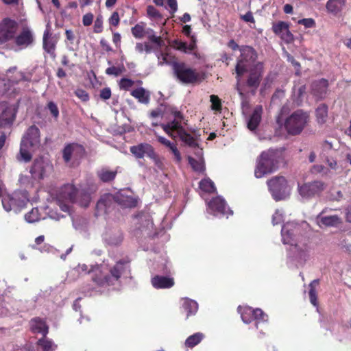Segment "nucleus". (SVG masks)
<instances>
[{"mask_svg": "<svg viewBox=\"0 0 351 351\" xmlns=\"http://www.w3.org/2000/svg\"><path fill=\"white\" fill-rule=\"evenodd\" d=\"M134 85V81L128 78H122L119 82V86L122 89L127 90Z\"/></svg>", "mask_w": 351, "mask_h": 351, "instance_id": "4d7b16f0", "label": "nucleus"}, {"mask_svg": "<svg viewBox=\"0 0 351 351\" xmlns=\"http://www.w3.org/2000/svg\"><path fill=\"white\" fill-rule=\"evenodd\" d=\"M31 329L34 332L41 333L45 336L48 332V327L45 322L40 318H34L30 322Z\"/></svg>", "mask_w": 351, "mask_h": 351, "instance_id": "2f4dec72", "label": "nucleus"}, {"mask_svg": "<svg viewBox=\"0 0 351 351\" xmlns=\"http://www.w3.org/2000/svg\"><path fill=\"white\" fill-rule=\"evenodd\" d=\"M147 14L149 16L152 18H158L160 16L158 11L152 5H149L147 7Z\"/></svg>", "mask_w": 351, "mask_h": 351, "instance_id": "052dcab7", "label": "nucleus"}, {"mask_svg": "<svg viewBox=\"0 0 351 351\" xmlns=\"http://www.w3.org/2000/svg\"><path fill=\"white\" fill-rule=\"evenodd\" d=\"M346 6V0H328L326 8L327 11L332 14L341 12Z\"/></svg>", "mask_w": 351, "mask_h": 351, "instance_id": "c85d7f7f", "label": "nucleus"}, {"mask_svg": "<svg viewBox=\"0 0 351 351\" xmlns=\"http://www.w3.org/2000/svg\"><path fill=\"white\" fill-rule=\"evenodd\" d=\"M175 119L166 124H162L161 126L164 131L171 138L179 137L185 145L192 148L198 147L197 140L187 132L184 127L186 124L182 122V115L180 112H176L174 114Z\"/></svg>", "mask_w": 351, "mask_h": 351, "instance_id": "423d86ee", "label": "nucleus"}, {"mask_svg": "<svg viewBox=\"0 0 351 351\" xmlns=\"http://www.w3.org/2000/svg\"><path fill=\"white\" fill-rule=\"evenodd\" d=\"M276 167V153L273 150L263 152L257 160L254 175L256 178H261L265 175L274 171Z\"/></svg>", "mask_w": 351, "mask_h": 351, "instance_id": "6e6552de", "label": "nucleus"}, {"mask_svg": "<svg viewBox=\"0 0 351 351\" xmlns=\"http://www.w3.org/2000/svg\"><path fill=\"white\" fill-rule=\"evenodd\" d=\"M199 189L206 193H211L216 191L214 182L210 178H204L199 182Z\"/></svg>", "mask_w": 351, "mask_h": 351, "instance_id": "4c0bfd02", "label": "nucleus"}, {"mask_svg": "<svg viewBox=\"0 0 351 351\" xmlns=\"http://www.w3.org/2000/svg\"><path fill=\"white\" fill-rule=\"evenodd\" d=\"M32 179H34V178L29 176L21 175V176L19 178V182L21 185H23L27 188L32 187L33 184H34Z\"/></svg>", "mask_w": 351, "mask_h": 351, "instance_id": "09e8293b", "label": "nucleus"}, {"mask_svg": "<svg viewBox=\"0 0 351 351\" xmlns=\"http://www.w3.org/2000/svg\"><path fill=\"white\" fill-rule=\"evenodd\" d=\"M97 174L101 181L106 182L114 180L117 175V171L104 168L99 171Z\"/></svg>", "mask_w": 351, "mask_h": 351, "instance_id": "e433bc0d", "label": "nucleus"}, {"mask_svg": "<svg viewBox=\"0 0 351 351\" xmlns=\"http://www.w3.org/2000/svg\"><path fill=\"white\" fill-rule=\"evenodd\" d=\"M183 308L187 312V317L195 315L198 310L197 303L193 300L189 298L183 299Z\"/></svg>", "mask_w": 351, "mask_h": 351, "instance_id": "72a5a7b5", "label": "nucleus"}, {"mask_svg": "<svg viewBox=\"0 0 351 351\" xmlns=\"http://www.w3.org/2000/svg\"><path fill=\"white\" fill-rule=\"evenodd\" d=\"M111 96V90L110 88H104L100 92V97L101 99L106 100Z\"/></svg>", "mask_w": 351, "mask_h": 351, "instance_id": "338daca9", "label": "nucleus"}, {"mask_svg": "<svg viewBox=\"0 0 351 351\" xmlns=\"http://www.w3.org/2000/svg\"><path fill=\"white\" fill-rule=\"evenodd\" d=\"M328 117V108L326 105L322 104L316 109V117L319 123L323 124L326 121Z\"/></svg>", "mask_w": 351, "mask_h": 351, "instance_id": "ea45409f", "label": "nucleus"}, {"mask_svg": "<svg viewBox=\"0 0 351 351\" xmlns=\"http://www.w3.org/2000/svg\"><path fill=\"white\" fill-rule=\"evenodd\" d=\"M93 14L91 13H87L84 15L82 19V23L84 26H89L92 24L93 21Z\"/></svg>", "mask_w": 351, "mask_h": 351, "instance_id": "e2e57ef3", "label": "nucleus"}, {"mask_svg": "<svg viewBox=\"0 0 351 351\" xmlns=\"http://www.w3.org/2000/svg\"><path fill=\"white\" fill-rule=\"evenodd\" d=\"M137 202L136 198L128 195L125 191H120L114 195H104L97 203L96 215L101 216L108 213L113 202L117 203L121 208H130L135 207Z\"/></svg>", "mask_w": 351, "mask_h": 351, "instance_id": "39448f33", "label": "nucleus"}, {"mask_svg": "<svg viewBox=\"0 0 351 351\" xmlns=\"http://www.w3.org/2000/svg\"><path fill=\"white\" fill-rule=\"evenodd\" d=\"M298 23L303 25L306 28L313 27L315 25V21L311 18L300 19L298 21Z\"/></svg>", "mask_w": 351, "mask_h": 351, "instance_id": "13d9d810", "label": "nucleus"}, {"mask_svg": "<svg viewBox=\"0 0 351 351\" xmlns=\"http://www.w3.org/2000/svg\"><path fill=\"white\" fill-rule=\"evenodd\" d=\"M145 36H146L147 39L157 48H161L165 45L162 38L163 34L157 36L155 32L151 28H145Z\"/></svg>", "mask_w": 351, "mask_h": 351, "instance_id": "c756f323", "label": "nucleus"}, {"mask_svg": "<svg viewBox=\"0 0 351 351\" xmlns=\"http://www.w3.org/2000/svg\"><path fill=\"white\" fill-rule=\"evenodd\" d=\"M239 81H240V77H237V91L239 92V94L240 95L241 100H242V101H241L242 110H243V113L244 114V113L246 112V111L248 109L249 106H248L247 101L245 99L244 95L243 94L242 91L241 90V89L239 87Z\"/></svg>", "mask_w": 351, "mask_h": 351, "instance_id": "3c124183", "label": "nucleus"}, {"mask_svg": "<svg viewBox=\"0 0 351 351\" xmlns=\"http://www.w3.org/2000/svg\"><path fill=\"white\" fill-rule=\"evenodd\" d=\"M300 226L294 222H287L282 228V243L291 246L290 252L293 260L303 265L310 256V247L306 241L300 239Z\"/></svg>", "mask_w": 351, "mask_h": 351, "instance_id": "7ed1b4c3", "label": "nucleus"}, {"mask_svg": "<svg viewBox=\"0 0 351 351\" xmlns=\"http://www.w3.org/2000/svg\"><path fill=\"white\" fill-rule=\"evenodd\" d=\"M131 95L142 104H147L149 101V93L142 87L132 90Z\"/></svg>", "mask_w": 351, "mask_h": 351, "instance_id": "473e14b6", "label": "nucleus"}, {"mask_svg": "<svg viewBox=\"0 0 351 351\" xmlns=\"http://www.w3.org/2000/svg\"><path fill=\"white\" fill-rule=\"evenodd\" d=\"M319 285V280H313L310 285H309V298L311 303L314 306L317 307L318 306V302H317V291H316V287Z\"/></svg>", "mask_w": 351, "mask_h": 351, "instance_id": "c9c22d12", "label": "nucleus"}, {"mask_svg": "<svg viewBox=\"0 0 351 351\" xmlns=\"http://www.w3.org/2000/svg\"><path fill=\"white\" fill-rule=\"evenodd\" d=\"M284 220V213L282 210H276L272 217V223L274 226L279 224Z\"/></svg>", "mask_w": 351, "mask_h": 351, "instance_id": "8fccbe9b", "label": "nucleus"}, {"mask_svg": "<svg viewBox=\"0 0 351 351\" xmlns=\"http://www.w3.org/2000/svg\"><path fill=\"white\" fill-rule=\"evenodd\" d=\"M103 29V18L101 16H98L94 23V32L95 33H100Z\"/></svg>", "mask_w": 351, "mask_h": 351, "instance_id": "6e6d98bb", "label": "nucleus"}, {"mask_svg": "<svg viewBox=\"0 0 351 351\" xmlns=\"http://www.w3.org/2000/svg\"><path fill=\"white\" fill-rule=\"evenodd\" d=\"M158 58V65L169 64L171 63L170 56L167 53L159 52L158 49L155 52Z\"/></svg>", "mask_w": 351, "mask_h": 351, "instance_id": "49530a36", "label": "nucleus"}, {"mask_svg": "<svg viewBox=\"0 0 351 351\" xmlns=\"http://www.w3.org/2000/svg\"><path fill=\"white\" fill-rule=\"evenodd\" d=\"M52 170V165L47 160L39 158L34 160L30 169L31 176L34 179L43 178L47 173Z\"/></svg>", "mask_w": 351, "mask_h": 351, "instance_id": "2eb2a0df", "label": "nucleus"}, {"mask_svg": "<svg viewBox=\"0 0 351 351\" xmlns=\"http://www.w3.org/2000/svg\"><path fill=\"white\" fill-rule=\"evenodd\" d=\"M16 109L13 106H8L0 116V125L1 127L10 126L15 119Z\"/></svg>", "mask_w": 351, "mask_h": 351, "instance_id": "5701e85b", "label": "nucleus"}, {"mask_svg": "<svg viewBox=\"0 0 351 351\" xmlns=\"http://www.w3.org/2000/svg\"><path fill=\"white\" fill-rule=\"evenodd\" d=\"M125 71L123 65L119 66H110L106 69V73L110 75L118 76Z\"/></svg>", "mask_w": 351, "mask_h": 351, "instance_id": "de8ad7c7", "label": "nucleus"}, {"mask_svg": "<svg viewBox=\"0 0 351 351\" xmlns=\"http://www.w3.org/2000/svg\"><path fill=\"white\" fill-rule=\"evenodd\" d=\"M73 225L75 229L79 230L81 228L82 225L86 223V219H79V217H72Z\"/></svg>", "mask_w": 351, "mask_h": 351, "instance_id": "680f3d73", "label": "nucleus"}, {"mask_svg": "<svg viewBox=\"0 0 351 351\" xmlns=\"http://www.w3.org/2000/svg\"><path fill=\"white\" fill-rule=\"evenodd\" d=\"M274 32L280 36L286 43H289L293 40V36L289 29V25L283 21L278 22L273 25Z\"/></svg>", "mask_w": 351, "mask_h": 351, "instance_id": "aec40b11", "label": "nucleus"}, {"mask_svg": "<svg viewBox=\"0 0 351 351\" xmlns=\"http://www.w3.org/2000/svg\"><path fill=\"white\" fill-rule=\"evenodd\" d=\"M32 42V35L28 30H25L16 38V43L20 47H27Z\"/></svg>", "mask_w": 351, "mask_h": 351, "instance_id": "f704fd0d", "label": "nucleus"}, {"mask_svg": "<svg viewBox=\"0 0 351 351\" xmlns=\"http://www.w3.org/2000/svg\"><path fill=\"white\" fill-rule=\"evenodd\" d=\"M152 285L156 289H169L173 286L174 280L172 278L156 276L152 279Z\"/></svg>", "mask_w": 351, "mask_h": 351, "instance_id": "a878e982", "label": "nucleus"}, {"mask_svg": "<svg viewBox=\"0 0 351 351\" xmlns=\"http://www.w3.org/2000/svg\"><path fill=\"white\" fill-rule=\"evenodd\" d=\"M145 24L139 23L134 25L131 29V32L133 36L136 38H141L145 36Z\"/></svg>", "mask_w": 351, "mask_h": 351, "instance_id": "c03bdc74", "label": "nucleus"}, {"mask_svg": "<svg viewBox=\"0 0 351 351\" xmlns=\"http://www.w3.org/2000/svg\"><path fill=\"white\" fill-rule=\"evenodd\" d=\"M18 29L17 23L6 18L0 23V44L5 43L14 38Z\"/></svg>", "mask_w": 351, "mask_h": 351, "instance_id": "4468645a", "label": "nucleus"}, {"mask_svg": "<svg viewBox=\"0 0 351 351\" xmlns=\"http://www.w3.org/2000/svg\"><path fill=\"white\" fill-rule=\"evenodd\" d=\"M40 215L38 213V209L37 208H34L32 209L30 212L27 213L25 215V219L28 223H34L40 219Z\"/></svg>", "mask_w": 351, "mask_h": 351, "instance_id": "a18cd8bd", "label": "nucleus"}, {"mask_svg": "<svg viewBox=\"0 0 351 351\" xmlns=\"http://www.w3.org/2000/svg\"><path fill=\"white\" fill-rule=\"evenodd\" d=\"M272 197L276 201L286 199L289 196L291 188L284 177H276L267 182Z\"/></svg>", "mask_w": 351, "mask_h": 351, "instance_id": "9b49d317", "label": "nucleus"}, {"mask_svg": "<svg viewBox=\"0 0 351 351\" xmlns=\"http://www.w3.org/2000/svg\"><path fill=\"white\" fill-rule=\"evenodd\" d=\"M169 149L171 151V152H172V154H173V155L174 156L175 160L177 162H180L181 160H182V156H181L180 152L178 149L176 145L175 144H173V145L171 146L169 148Z\"/></svg>", "mask_w": 351, "mask_h": 351, "instance_id": "bf43d9fd", "label": "nucleus"}, {"mask_svg": "<svg viewBox=\"0 0 351 351\" xmlns=\"http://www.w3.org/2000/svg\"><path fill=\"white\" fill-rule=\"evenodd\" d=\"M263 112V108L261 106H256L253 110L252 114L247 120V128L251 131H254L258 126Z\"/></svg>", "mask_w": 351, "mask_h": 351, "instance_id": "b1692460", "label": "nucleus"}, {"mask_svg": "<svg viewBox=\"0 0 351 351\" xmlns=\"http://www.w3.org/2000/svg\"><path fill=\"white\" fill-rule=\"evenodd\" d=\"M47 108L51 114L57 119L59 116V110L57 105L53 101H49L47 104Z\"/></svg>", "mask_w": 351, "mask_h": 351, "instance_id": "603ef678", "label": "nucleus"}, {"mask_svg": "<svg viewBox=\"0 0 351 351\" xmlns=\"http://www.w3.org/2000/svg\"><path fill=\"white\" fill-rule=\"evenodd\" d=\"M28 201V194L25 191H15L11 195L3 198L2 205L7 212L13 210L16 213L25 206Z\"/></svg>", "mask_w": 351, "mask_h": 351, "instance_id": "9d476101", "label": "nucleus"}, {"mask_svg": "<svg viewBox=\"0 0 351 351\" xmlns=\"http://www.w3.org/2000/svg\"><path fill=\"white\" fill-rule=\"evenodd\" d=\"M84 149L80 145L72 143L67 145L63 149L64 160L68 163L72 160H77L84 154Z\"/></svg>", "mask_w": 351, "mask_h": 351, "instance_id": "6ab92c4d", "label": "nucleus"}, {"mask_svg": "<svg viewBox=\"0 0 351 351\" xmlns=\"http://www.w3.org/2000/svg\"><path fill=\"white\" fill-rule=\"evenodd\" d=\"M328 87V82L324 79H321L317 82H315L312 84V90L313 94L319 98L324 97Z\"/></svg>", "mask_w": 351, "mask_h": 351, "instance_id": "7c9ffc66", "label": "nucleus"}, {"mask_svg": "<svg viewBox=\"0 0 351 351\" xmlns=\"http://www.w3.org/2000/svg\"><path fill=\"white\" fill-rule=\"evenodd\" d=\"M228 45L232 50L239 49L241 52L236 66L237 77H241L244 73H249L247 85L250 87L257 88L260 83L263 64L260 62H255L256 54L254 50L249 46L239 47L234 40H230Z\"/></svg>", "mask_w": 351, "mask_h": 351, "instance_id": "f03ea898", "label": "nucleus"}, {"mask_svg": "<svg viewBox=\"0 0 351 351\" xmlns=\"http://www.w3.org/2000/svg\"><path fill=\"white\" fill-rule=\"evenodd\" d=\"M171 46L180 51L187 53L193 51L196 47L195 39L192 36L191 42L188 45L186 42L180 40H174L172 41Z\"/></svg>", "mask_w": 351, "mask_h": 351, "instance_id": "bb28decb", "label": "nucleus"}, {"mask_svg": "<svg viewBox=\"0 0 351 351\" xmlns=\"http://www.w3.org/2000/svg\"><path fill=\"white\" fill-rule=\"evenodd\" d=\"M157 138H158V141L161 144L164 145L165 146H166L168 148H170L174 144V143H171L170 141H169L168 139H167L166 138L161 136H158Z\"/></svg>", "mask_w": 351, "mask_h": 351, "instance_id": "774afa93", "label": "nucleus"}, {"mask_svg": "<svg viewBox=\"0 0 351 351\" xmlns=\"http://www.w3.org/2000/svg\"><path fill=\"white\" fill-rule=\"evenodd\" d=\"M57 40L52 36L50 32V26L47 24L43 34V48L45 51L51 55H54Z\"/></svg>", "mask_w": 351, "mask_h": 351, "instance_id": "412c9836", "label": "nucleus"}, {"mask_svg": "<svg viewBox=\"0 0 351 351\" xmlns=\"http://www.w3.org/2000/svg\"><path fill=\"white\" fill-rule=\"evenodd\" d=\"M75 95L82 101H87L89 100V95L88 93L83 89H77L75 91Z\"/></svg>", "mask_w": 351, "mask_h": 351, "instance_id": "5fc2aeb1", "label": "nucleus"}, {"mask_svg": "<svg viewBox=\"0 0 351 351\" xmlns=\"http://www.w3.org/2000/svg\"><path fill=\"white\" fill-rule=\"evenodd\" d=\"M130 152L138 159L147 157L149 158H155V151L154 147L149 143H139L136 145L130 147Z\"/></svg>", "mask_w": 351, "mask_h": 351, "instance_id": "a211bd4d", "label": "nucleus"}, {"mask_svg": "<svg viewBox=\"0 0 351 351\" xmlns=\"http://www.w3.org/2000/svg\"><path fill=\"white\" fill-rule=\"evenodd\" d=\"M158 49L156 47L155 49L154 47L147 42L144 43H137L135 46L136 51L141 53L143 52H145L147 54L151 53L152 52H156Z\"/></svg>", "mask_w": 351, "mask_h": 351, "instance_id": "a19ab883", "label": "nucleus"}, {"mask_svg": "<svg viewBox=\"0 0 351 351\" xmlns=\"http://www.w3.org/2000/svg\"><path fill=\"white\" fill-rule=\"evenodd\" d=\"M238 311L241 314V317L244 323L248 324L255 320L257 328L258 324L267 321V315L261 308L253 309L250 306H239Z\"/></svg>", "mask_w": 351, "mask_h": 351, "instance_id": "f8f14e48", "label": "nucleus"}, {"mask_svg": "<svg viewBox=\"0 0 351 351\" xmlns=\"http://www.w3.org/2000/svg\"><path fill=\"white\" fill-rule=\"evenodd\" d=\"M91 200L90 195L86 192H78L72 184L61 187L56 195V203L61 210L70 214V204L76 202L82 207H87Z\"/></svg>", "mask_w": 351, "mask_h": 351, "instance_id": "20e7f679", "label": "nucleus"}, {"mask_svg": "<svg viewBox=\"0 0 351 351\" xmlns=\"http://www.w3.org/2000/svg\"><path fill=\"white\" fill-rule=\"evenodd\" d=\"M324 211H322L317 217V223L322 227V226H335L341 222V218L337 215H324Z\"/></svg>", "mask_w": 351, "mask_h": 351, "instance_id": "393cba45", "label": "nucleus"}, {"mask_svg": "<svg viewBox=\"0 0 351 351\" xmlns=\"http://www.w3.org/2000/svg\"><path fill=\"white\" fill-rule=\"evenodd\" d=\"M129 269L128 263L125 261L117 262L112 268L109 269V274L106 271L104 265H91L90 266L86 264H79L73 269V271L79 274H92L93 281L99 287H106L119 285L121 276L125 274Z\"/></svg>", "mask_w": 351, "mask_h": 351, "instance_id": "f257e3e1", "label": "nucleus"}, {"mask_svg": "<svg viewBox=\"0 0 351 351\" xmlns=\"http://www.w3.org/2000/svg\"><path fill=\"white\" fill-rule=\"evenodd\" d=\"M207 213L214 216L220 217L232 215L233 212L227 206L225 199L217 196L207 202Z\"/></svg>", "mask_w": 351, "mask_h": 351, "instance_id": "ddd939ff", "label": "nucleus"}, {"mask_svg": "<svg viewBox=\"0 0 351 351\" xmlns=\"http://www.w3.org/2000/svg\"><path fill=\"white\" fill-rule=\"evenodd\" d=\"M66 45L69 51H73L75 50L74 47L75 40V35L74 32L71 29H66L65 31Z\"/></svg>", "mask_w": 351, "mask_h": 351, "instance_id": "37998d69", "label": "nucleus"}, {"mask_svg": "<svg viewBox=\"0 0 351 351\" xmlns=\"http://www.w3.org/2000/svg\"><path fill=\"white\" fill-rule=\"evenodd\" d=\"M40 145V131L36 126L30 127L21 143L19 156L18 160L28 162L31 160L32 153Z\"/></svg>", "mask_w": 351, "mask_h": 351, "instance_id": "0eeeda50", "label": "nucleus"}, {"mask_svg": "<svg viewBox=\"0 0 351 351\" xmlns=\"http://www.w3.org/2000/svg\"><path fill=\"white\" fill-rule=\"evenodd\" d=\"M119 16L117 12H114L109 19V23L110 25L117 26L119 23Z\"/></svg>", "mask_w": 351, "mask_h": 351, "instance_id": "0e129e2a", "label": "nucleus"}, {"mask_svg": "<svg viewBox=\"0 0 351 351\" xmlns=\"http://www.w3.org/2000/svg\"><path fill=\"white\" fill-rule=\"evenodd\" d=\"M173 71L177 77L184 83H191L197 79V75L184 64L173 63Z\"/></svg>", "mask_w": 351, "mask_h": 351, "instance_id": "dca6fc26", "label": "nucleus"}, {"mask_svg": "<svg viewBox=\"0 0 351 351\" xmlns=\"http://www.w3.org/2000/svg\"><path fill=\"white\" fill-rule=\"evenodd\" d=\"M56 346L50 340L41 339L37 343V351H53Z\"/></svg>", "mask_w": 351, "mask_h": 351, "instance_id": "58836bf2", "label": "nucleus"}, {"mask_svg": "<svg viewBox=\"0 0 351 351\" xmlns=\"http://www.w3.org/2000/svg\"><path fill=\"white\" fill-rule=\"evenodd\" d=\"M103 239L105 243L109 245H117L122 242L123 235L119 230L110 229L106 231Z\"/></svg>", "mask_w": 351, "mask_h": 351, "instance_id": "4be33fe9", "label": "nucleus"}, {"mask_svg": "<svg viewBox=\"0 0 351 351\" xmlns=\"http://www.w3.org/2000/svg\"><path fill=\"white\" fill-rule=\"evenodd\" d=\"M308 121V114L299 110L292 113L286 119L285 127L289 134L296 135L303 130Z\"/></svg>", "mask_w": 351, "mask_h": 351, "instance_id": "1a4fd4ad", "label": "nucleus"}, {"mask_svg": "<svg viewBox=\"0 0 351 351\" xmlns=\"http://www.w3.org/2000/svg\"><path fill=\"white\" fill-rule=\"evenodd\" d=\"M168 7L170 8V12L174 14L178 10V4L176 0H165Z\"/></svg>", "mask_w": 351, "mask_h": 351, "instance_id": "69168bd1", "label": "nucleus"}, {"mask_svg": "<svg viewBox=\"0 0 351 351\" xmlns=\"http://www.w3.org/2000/svg\"><path fill=\"white\" fill-rule=\"evenodd\" d=\"M195 154L199 158L198 160H195V158L189 156V162L191 165V167L193 169V170L199 172H202L205 170L204 162L202 158V149H197L195 152Z\"/></svg>", "mask_w": 351, "mask_h": 351, "instance_id": "cd10ccee", "label": "nucleus"}, {"mask_svg": "<svg viewBox=\"0 0 351 351\" xmlns=\"http://www.w3.org/2000/svg\"><path fill=\"white\" fill-rule=\"evenodd\" d=\"M325 187L326 185L323 182L315 181L298 186V191L303 198H310L319 194Z\"/></svg>", "mask_w": 351, "mask_h": 351, "instance_id": "f3484780", "label": "nucleus"}, {"mask_svg": "<svg viewBox=\"0 0 351 351\" xmlns=\"http://www.w3.org/2000/svg\"><path fill=\"white\" fill-rule=\"evenodd\" d=\"M203 337L204 335L201 332L191 335L186 339L185 346L189 348H193L202 340Z\"/></svg>", "mask_w": 351, "mask_h": 351, "instance_id": "79ce46f5", "label": "nucleus"}, {"mask_svg": "<svg viewBox=\"0 0 351 351\" xmlns=\"http://www.w3.org/2000/svg\"><path fill=\"white\" fill-rule=\"evenodd\" d=\"M210 101L212 103V109L215 110H221V106L219 98L215 95H210Z\"/></svg>", "mask_w": 351, "mask_h": 351, "instance_id": "864d4df0", "label": "nucleus"}]
</instances>
